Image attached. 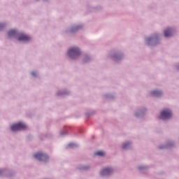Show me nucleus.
<instances>
[{
	"label": "nucleus",
	"instance_id": "nucleus-1",
	"mask_svg": "<svg viewBox=\"0 0 179 179\" xmlns=\"http://www.w3.org/2000/svg\"><path fill=\"white\" fill-rule=\"evenodd\" d=\"M68 54L70 58L75 59V58L79 57V55H80V50L76 47L71 48L69 50Z\"/></svg>",
	"mask_w": 179,
	"mask_h": 179
},
{
	"label": "nucleus",
	"instance_id": "nucleus-2",
	"mask_svg": "<svg viewBox=\"0 0 179 179\" xmlns=\"http://www.w3.org/2000/svg\"><path fill=\"white\" fill-rule=\"evenodd\" d=\"M27 126L22 122H19L15 124H13L11 126V131H13V132H16V131H22V129H27Z\"/></svg>",
	"mask_w": 179,
	"mask_h": 179
},
{
	"label": "nucleus",
	"instance_id": "nucleus-3",
	"mask_svg": "<svg viewBox=\"0 0 179 179\" xmlns=\"http://www.w3.org/2000/svg\"><path fill=\"white\" fill-rule=\"evenodd\" d=\"M173 117V113L169 109H165L161 112L162 120H169Z\"/></svg>",
	"mask_w": 179,
	"mask_h": 179
},
{
	"label": "nucleus",
	"instance_id": "nucleus-4",
	"mask_svg": "<svg viewBox=\"0 0 179 179\" xmlns=\"http://www.w3.org/2000/svg\"><path fill=\"white\" fill-rule=\"evenodd\" d=\"M34 157L41 162H47V160H48V156L45 154H43L42 152L36 153L34 155Z\"/></svg>",
	"mask_w": 179,
	"mask_h": 179
},
{
	"label": "nucleus",
	"instance_id": "nucleus-5",
	"mask_svg": "<svg viewBox=\"0 0 179 179\" xmlns=\"http://www.w3.org/2000/svg\"><path fill=\"white\" fill-rule=\"evenodd\" d=\"M113 173L111 168H106L101 172V176H108Z\"/></svg>",
	"mask_w": 179,
	"mask_h": 179
},
{
	"label": "nucleus",
	"instance_id": "nucleus-6",
	"mask_svg": "<svg viewBox=\"0 0 179 179\" xmlns=\"http://www.w3.org/2000/svg\"><path fill=\"white\" fill-rule=\"evenodd\" d=\"M18 40L19 41H29L30 40V36L25 34H20Z\"/></svg>",
	"mask_w": 179,
	"mask_h": 179
},
{
	"label": "nucleus",
	"instance_id": "nucleus-7",
	"mask_svg": "<svg viewBox=\"0 0 179 179\" xmlns=\"http://www.w3.org/2000/svg\"><path fill=\"white\" fill-rule=\"evenodd\" d=\"M165 37H171L173 36V30L171 28H168L164 31Z\"/></svg>",
	"mask_w": 179,
	"mask_h": 179
},
{
	"label": "nucleus",
	"instance_id": "nucleus-8",
	"mask_svg": "<svg viewBox=\"0 0 179 179\" xmlns=\"http://www.w3.org/2000/svg\"><path fill=\"white\" fill-rule=\"evenodd\" d=\"M17 34V31L15 29L10 30L8 31V36L9 37H15Z\"/></svg>",
	"mask_w": 179,
	"mask_h": 179
},
{
	"label": "nucleus",
	"instance_id": "nucleus-9",
	"mask_svg": "<svg viewBox=\"0 0 179 179\" xmlns=\"http://www.w3.org/2000/svg\"><path fill=\"white\" fill-rule=\"evenodd\" d=\"M151 94H152V96L159 97V96H162V92L161 91H153L152 92H151Z\"/></svg>",
	"mask_w": 179,
	"mask_h": 179
},
{
	"label": "nucleus",
	"instance_id": "nucleus-10",
	"mask_svg": "<svg viewBox=\"0 0 179 179\" xmlns=\"http://www.w3.org/2000/svg\"><path fill=\"white\" fill-rule=\"evenodd\" d=\"M95 156H104L106 153L103 151H97L94 153Z\"/></svg>",
	"mask_w": 179,
	"mask_h": 179
},
{
	"label": "nucleus",
	"instance_id": "nucleus-11",
	"mask_svg": "<svg viewBox=\"0 0 179 179\" xmlns=\"http://www.w3.org/2000/svg\"><path fill=\"white\" fill-rule=\"evenodd\" d=\"M129 143H124L122 146L123 149H128V146H129Z\"/></svg>",
	"mask_w": 179,
	"mask_h": 179
},
{
	"label": "nucleus",
	"instance_id": "nucleus-12",
	"mask_svg": "<svg viewBox=\"0 0 179 179\" xmlns=\"http://www.w3.org/2000/svg\"><path fill=\"white\" fill-rule=\"evenodd\" d=\"M75 146H76V144H75V143H70V144H69V148H75Z\"/></svg>",
	"mask_w": 179,
	"mask_h": 179
},
{
	"label": "nucleus",
	"instance_id": "nucleus-13",
	"mask_svg": "<svg viewBox=\"0 0 179 179\" xmlns=\"http://www.w3.org/2000/svg\"><path fill=\"white\" fill-rule=\"evenodd\" d=\"M4 26L3 24H0V30L1 29H3Z\"/></svg>",
	"mask_w": 179,
	"mask_h": 179
},
{
	"label": "nucleus",
	"instance_id": "nucleus-14",
	"mask_svg": "<svg viewBox=\"0 0 179 179\" xmlns=\"http://www.w3.org/2000/svg\"><path fill=\"white\" fill-rule=\"evenodd\" d=\"M32 76H36V73L33 72V73H32Z\"/></svg>",
	"mask_w": 179,
	"mask_h": 179
},
{
	"label": "nucleus",
	"instance_id": "nucleus-15",
	"mask_svg": "<svg viewBox=\"0 0 179 179\" xmlns=\"http://www.w3.org/2000/svg\"><path fill=\"white\" fill-rule=\"evenodd\" d=\"M78 29H79V27H77L76 28V30H78Z\"/></svg>",
	"mask_w": 179,
	"mask_h": 179
},
{
	"label": "nucleus",
	"instance_id": "nucleus-16",
	"mask_svg": "<svg viewBox=\"0 0 179 179\" xmlns=\"http://www.w3.org/2000/svg\"><path fill=\"white\" fill-rule=\"evenodd\" d=\"M0 174H2V170H0Z\"/></svg>",
	"mask_w": 179,
	"mask_h": 179
},
{
	"label": "nucleus",
	"instance_id": "nucleus-17",
	"mask_svg": "<svg viewBox=\"0 0 179 179\" xmlns=\"http://www.w3.org/2000/svg\"><path fill=\"white\" fill-rule=\"evenodd\" d=\"M72 31H75V29H72Z\"/></svg>",
	"mask_w": 179,
	"mask_h": 179
},
{
	"label": "nucleus",
	"instance_id": "nucleus-18",
	"mask_svg": "<svg viewBox=\"0 0 179 179\" xmlns=\"http://www.w3.org/2000/svg\"><path fill=\"white\" fill-rule=\"evenodd\" d=\"M148 41H150V38H148Z\"/></svg>",
	"mask_w": 179,
	"mask_h": 179
},
{
	"label": "nucleus",
	"instance_id": "nucleus-19",
	"mask_svg": "<svg viewBox=\"0 0 179 179\" xmlns=\"http://www.w3.org/2000/svg\"><path fill=\"white\" fill-rule=\"evenodd\" d=\"M84 169H85V170H86V169H87V168H84Z\"/></svg>",
	"mask_w": 179,
	"mask_h": 179
}]
</instances>
